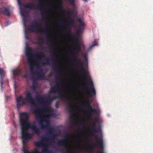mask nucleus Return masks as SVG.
Wrapping results in <instances>:
<instances>
[{
	"label": "nucleus",
	"instance_id": "nucleus-23",
	"mask_svg": "<svg viewBox=\"0 0 153 153\" xmlns=\"http://www.w3.org/2000/svg\"><path fill=\"white\" fill-rule=\"evenodd\" d=\"M13 72L14 75L19 76L20 74L21 70L19 69H17L13 70Z\"/></svg>",
	"mask_w": 153,
	"mask_h": 153
},
{
	"label": "nucleus",
	"instance_id": "nucleus-36",
	"mask_svg": "<svg viewBox=\"0 0 153 153\" xmlns=\"http://www.w3.org/2000/svg\"><path fill=\"white\" fill-rule=\"evenodd\" d=\"M66 13L69 16H71L72 15V13L70 10H68V11H66Z\"/></svg>",
	"mask_w": 153,
	"mask_h": 153
},
{
	"label": "nucleus",
	"instance_id": "nucleus-31",
	"mask_svg": "<svg viewBox=\"0 0 153 153\" xmlns=\"http://www.w3.org/2000/svg\"><path fill=\"white\" fill-rule=\"evenodd\" d=\"M72 5H74L75 0H67Z\"/></svg>",
	"mask_w": 153,
	"mask_h": 153
},
{
	"label": "nucleus",
	"instance_id": "nucleus-24",
	"mask_svg": "<svg viewBox=\"0 0 153 153\" xmlns=\"http://www.w3.org/2000/svg\"><path fill=\"white\" fill-rule=\"evenodd\" d=\"M72 41L74 44L77 45L78 44H79V40L77 38H76L75 37H73L71 38Z\"/></svg>",
	"mask_w": 153,
	"mask_h": 153
},
{
	"label": "nucleus",
	"instance_id": "nucleus-19",
	"mask_svg": "<svg viewBox=\"0 0 153 153\" xmlns=\"http://www.w3.org/2000/svg\"><path fill=\"white\" fill-rule=\"evenodd\" d=\"M75 48L74 50L72 51V53L73 55V52H75V54L77 55L79 53V52L81 51V48L79 44H78L77 45L75 46Z\"/></svg>",
	"mask_w": 153,
	"mask_h": 153
},
{
	"label": "nucleus",
	"instance_id": "nucleus-4",
	"mask_svg": "<svg viewBox=\"0 0 153 153\" xmlns=\"http://www.w3.org/2000/svg\"><path fill=\"white\" fill-rule=\"evenodd\" d=\"M42 21L44 23L45 25V27L43 29H42L39 27V25L36 24L29 25L28 26V30L31 32L36 33L40 32L44 34L47 37L49 36H50V34L48 30V27L46 19L45 18L43 17L42 18Z\"/></svg>",
	"mask_w": 153,
	"mask_h": 153
},
{
	"label": "nucleus",
	"instance_id": "nucleus-26",
	"mask_svg": "<svg viewBox=\"0 0 153 153\" xmlns=\"http://www.w3.org/2000/svg\"><path fill=\"white\" fill-rule=\"evenodd\" d=\"M84 105L86 108H88L90 106H91V102L88 100H87L85 103H84Z\"/></svg>",
	"mask_w": 153,
	"mask_h": 153
},
{
	"label": "nucleus",
	"instance_id": "nucleus-29",
	"mask_svg": "<svg viewBox=\"0 0 153 153\" xmlns=\"http://www.w3.org/2000/svg\"><path fill=\"white\" fill-rule=\"evenodd\" d=\"M40 97H42L41 96H40ZM42 97L44 98V99L43 100L45 101V98L44 97ZM53 98H52V97H49L48 100H47V101H45L46 102V103H47L48 102H51L53 101Z\"/></svg>",
	"mask_w": 153,
	"mask_h": 153
},
{
	"label": "nucleus",
	"instance_id": "nucleus-33",
	"mask_svg": "<svg viewBox=\"0 0 153 153\" xmlns=\"http://www.w3.org/2000/svg\"><path fill=\"white\" fill-rule=\"evenodd\" d=\"M31 88L34 91H36V85H34L33 83V84Z\"/></svg>",
	"mask_w": 153,
	"mask_h": 153
},
{
	"label": "nucleus",
	"instance_id": "nucleus-17",
	"mask_svg": "<svg viewBox=\"0 0 153 153\" xmlns=\"http://www.w3.org/2000/svg\"><path fill=\"white\" fill-rule=\"evenodd\" d=\"M5 76V72L4 69L2 68H0V77L1 79L0 82L1 86V90L3 88V79Z\"/></svg>",
	"mask_w": 153,
	"mask_h": 153
},
{
	"label": "nucleus",
	"instance_id": "nucleus-47",
	"mask_svg": "<svg viewBox=\"0 0 153 153\" xmlns=\"http://www.w3.org/2000/svg\"><path fill=\"white\" fill-rule=\"evenodd\" d=\"M18 1V3H19V4H20V1H19V0H17Z\"/></svg>",
	"mask_w": 153,
	"mask_h": 153
},
{
	"label": "nucleus",
	"instance_id": "nucleus-41",
	"mask_svg": "<svg viewBox=\"0 0 153 153\" xmlns=\"http://www.w3.org/2000/svg\"><path fill=\"white\" fill-rule=\"evenodd\" d=\"M21 14L23 16H25V14H24V13L23 12H21Z\"/></svg>",
	"mask_w": 153,
	"mask_h": 153
},
{
	"label": "nucleus",
	"instance_id": "nucleus-5",
	"mask_svg": "<svg viewBox=\"0 0 153 153\" xmlns=\"http://www.w3.org/2000/svg\"><path fill=\"white\" fill-rule=\"evenodd\" d=\"M35 57L34 59H42V58L45 59V61L42 62V64L44 65H51L53 67V71L58 72V74L60 75L62 74V71L60 67L58 65H55L54 62L51 64L50 63V61L46 57L44 53L42 51L40 53L35 54Z\"/></svg>",
	"mask_w": 153,
	"mask_h": 153
},
{
	"label": "nucleus",
	"instance_id": "nucleus-42",
	"mask_svg": "<svg viewBox=\"0 0 153 153\" xmlns=\"http://www.w3.org/2000/svg\"><path fill=\"white\" fill-rule=\"evenodd\" d=\"M52 49H56V48H55L53 45H52L51 47Z\"/></svg>",
	"mask_w": 153,
	"mask_h": 153
},
{
	"label": "nucleus",
	"instance_id": "nucleus-46",
	"mask_svg": "<svg viewBox=\"0 0 153 153\" xmlns=\"http://www.w3.org/2000/svg\"><path fill=\"white\" fill-rule=\"evenodd\" d=\"M70 118L71 119H73V116H70Z\"/></svg>",
	"mask_w": 153,
	"mask_h": 153
},
{
	"label": "nucleus",
	"instance_id": "nucleus-6",
	"mask_svg": "<svg viewBox=\"0 0 153 153\" xmlns=\"http://www.w3.org/2000/svg\"><path fill=\"white\" fill-rule=\"evenodd\" d=\"M80 68L81 69L80 73L82 75L83 77L85 78L86 80H89V83L88 84L90 86V88L89 89H87L86 91L88 93V97H92L93 95L96 94V91L93 82L91 79L89 78L90 76V75L89 74L86 75V74H87L88 71L84 68L83 66L82 67H80Z\"/></svg>",
	"mask_w": 153,
	"mask_h": 153
},
{
	"label": "nucleus",
	"instance_id": "nucleus-18",
	"mask_svg": "<svg viewBox=\"0 0 153 153\" xmlns=\"http://www.w3.org/2000/svg\"><path fill=\"white\" fill-rule=\"evenodd\" d=\"M0 13H2L8 16L10 15V11L9 9L7 7H2L1 8H0Z\"/></svg>",
	"mask_w": 153,
	"mask_h": 153
},
{
	"label": "nucleus",
	"instance_id": "nucleus-51",
	"mask_svg": "<svg viewBox=\"0 0 153 153\" xmlns=\"http://www.w3.org/2000/svg\"><path fill=\"white\" fill-rule=\"evenodd\" d=\"M24 24L25 25V22H24Z\"/></svg>",
	"mask_w": 153,
	"mask_h": 153
},
{
	"label": "nucleus",
	"instance_id": "nucleus-32",
	"mask_svg": "<svg viewBox=\"0 0 153 153\" xmlns=\"http://www.w3.org/2000/svg\"><path fill=\"white\" fill-rule=\"evenodd\" d=\"M83 30L81 28H79L77 30L76 33L77 35H79L80 34V33L82 32V31Z\"/></svg>",
	"mask_w": 153,
	"mask_h": 153
},
{
	"label": "nucleus",
	"instance_id": "nucleus-54",
	"mask_svg": "<svg viewBox=\"0 0 153 153\" xmlns=\"http://www.w3.org/2000/svg\"><path fill=\"white\" fill-rule=\"evenodd\" d=\"M41 14H42V11H41Z\"/></svg>",
	"mask_w": 153,
	"mask_h": 153
},
{
	"label": "nucleus",
	"instance_id": "nucleus-55",
	"mask_svg": "<svg viewBox=\"0 0 153 153\" xmlns=\"http://www.w3.org/2000/svg\"><path fill=\"white\" fill-rule=\"evenodd\" d=\"M69 18H70V19H71V17H69Z\"/></svg>",
	"mask_w": 153,
	"mask_h": 153
},
{
	"label": "nucleus",
	"instance_id": "nucleus-37",
	"mask_svg": "<svg viewBox=\"0 0 153 153\" xmlns=\"http://www.w3.org/2000/svg\"><path fill=\"white\" fill-rule=\"evenodd\" d=\"M42 126V128H48L49 126V125H47L46 126H44L42 125H41Z\"/></svg>",
	"mask_w": 153,
	"mask_h": 153
},
{
	"label": "nucleus",
	"instance_id": "nucleus-38",
	"mask_svg": "<svg viewBox=\"0 0 153 153\" xmlns=\"http://www.w3.org/2000/svg\"><path fill=\"white\" fill-rule=\"evenodd\" d=\"M68 32L67 33V34H68L71 33V29L70 27H68Z\"/></svg>",
	"mask_w": 153,
	"mask_h": 153
},
{
	"label": "nucleus",
	"instance_id": "nucleus-20",
	"mask_svg": "<svg viewBox=\"0 0 153 153\" xmlns=\"http://www.w3.org/2000/svg\"><path fill=\"white\" fill-rule=\"evenodd\" d=\"M77 21L80 24L79 26V28H81L83 30L85 27V24L83 20L80 18H78L77 19Z\"/></svg>",
	"mask_w": 153,
	"mask_h": 153
},
{
	"label": "nucleus",
	"instance_id": "nucleus-35",
	"mask_svg": "<svg viewBox=\"0 0 153 153\" xmlns=\"http://www.w3.org/2000/svg\"><path fill=\"white\" fill-rule=\"evenodd\" d=\"M99 122V119L98 118H96L94 120V123L96 124H97Z\"/></svg>",
	"mask_w": 153,
	"mask_h": 153
},
{
	"label": "nucleus",
	"instance_id": "nucleus-12",
	"mask_svg": "<svg viewBox=\"0 0 153 153\" xmlns=\"http://www.w3.org/2000/svg\"><path fill=\"white\" fill-rule=\"evenodd\" d=\"M59 80V78L58 77H55V82L56 84L53 87H51L50 89L51 93H55L58 92L59 93H61L60 90V83L56 82V81Z\"/></svg>",
	"mask_w": 153,
	"mask_h": 153
},
{
	"label": "nucleus",
	"instance_id": "nucleus-43",
	"mask_svg": "<svg viewBox=\"0 0 153 153\" xmlns=\"http://www.w3.org/2000/svg\"><path fill=\"white\" fill-rule=\"evenodd\" d=\"M53 100H54L56 99L57 97L56 96H54L52 97Z\"/></svg>",
	"mask_w": 153,
	"mask_h": 153
},
{
	"label": "nucleus",
	"instance_id": "nucleus-56",
	"mask_svg": "<svg viewBox=\"0 0 153 153\" xmlns=\"http://www.w3.org/2000/svg\"><path fill=\"white\" fill-rule=\"evenodd\" d=\"M68 91H70V90H68Z\"/></svg>",
	"mask_w": 153,
	"mask_h": 153
},
{
	"label": "nucleus",
	"instance_id": "nucleus-16",
	"mask_svg": "<svg viewBox=\"0 0 153 153\" xmlns=\"http://www.w3.org/2000/svg\"><path fill=\"white\" fill-rule=\"evenodd\" d=\"M73 58L75 61L77 65L80 67H82L83 66V63L81 59L78 58L76 55L75 54V52H74Z\"/></svg>",
	"mask_w": 153,
	"mask_h": 153
},
{
	"label": "nucleus",
	"instance_id": "nucleus-9",
	"mask_svg": "<svg viewBox=\"0 0 153 153\" xmlns=\"http://www.w3.org/2000/svg\"><path fill=\"white\" fill-rule=\"evenodd\" d=\"M59 97L62 100H65L67 102V104L66 106V107L67 109L69 111L70 113L71 114L74 113L73 111L71 110L72 108V105L71 102L69 101V98L66 95L61 94L59 95Z\"/></svg>",
	"mask_w": 153,
	"mask_h": 153
},
{
	"label": "nucleus",
	"instance_id": "nucleus-1",
	"mask_svg": "<svg viewBox=\"0 0 153 153\" xmlns=\"http://www.w3.org/2000/svg\"><path fill=\"white\" fill-rule=\"evenodd\" d=\"M20 123L22 129V143L25 145L28 140L32 138V135L29 133L28 129H31V131L39 136L41 133L40 129L35 125L34 123H30L29 121V115L27 112H22L20 114Z\"/></svg>",
	"mask_w": 153,
	"mask_h": 153
},
{
	"label": "nucleus",
	"instance_id": "nucleus-48",
	"mask_svg": "<svg viewBox=\"0 0 153 153\" xmlns=\"http://www.w3.org/2000/svg\"><path fill=\"white\" fill-rule=\"evenodd\" d=\"M55 61H56V62H57L58 61V59H55Z\"/></svg>",
	"mask_w": 153,
	"mask_h": 153
},
{
	"label": "nucleus",
	"instance_id": "nucleus-14",
	"mask_svg": "<svg viewBox=\"0 0 153 153\" xmlns=\"http://www.w3.org/2000/svg\"><path fill=\"white\" fill-rule=\"evenodd\" d=\"M35 73L38 75V79H45V74L42 69L39 68L38 70H36L35 71Z\"/></svg>",
	"mask_w": 153,
	"mask_h": 153
},
{
	"label": "nucleus",
	"instance_id": "nucleus-3",
	"mask_svg": "<svg viewBox=\"0 0 153 153\" xmlns=\"http://www.w3.org/2000/svg\"><path fill=\"white\" fill-rule=\"evenodd\" d=\"M25 97L23 98L22 95H20L16 98L17 108H19L27 103L33 104L35 102V98L33 96L30 90L27 91L25 93Z\"/></svg>",
	"mask_w": 153,
	"mask_h": 153
},
{
	"label": "nucleus",
	"instance_id": "nucleus-28",
	"mask_svg": "<svg viewBox=\"0 0 153 153\" xmlns=\"http://www.w3.org/2000/svg\"><path fill=\"white\" fill-rule=\"evenodd\" d=\"M24 153H30L28 150L27 149H24ZM32 153H39V152L37 150H36L34 152H33Z\"/></svg>",
	"mask_w": 153,
	"mask_h": 153
},
{
	"label": "nucleus",
	"instance_id": "nucleus-8",
	"mask_svg": "<svg viewBox=\"0 0 153 153\" xmlns=\"http://www.w3.org/2000/svg\"><path fill=\"white\" fill-rule=\"evenodd\" d=\"M92 135L94 136L96 142L95 144L94 145H91L90 146V147L91 149V152H92V150L94 147V146L99 147L100 149H103V141L102 139H100L97 135L94 134H92Z\"/></svg>",
	"mask_w": 153,
	"mask_h": 153
},
{
	"label": "nucleus",
	"instance_id": "nucleus-22",
	"mask_svg": "<svg viewBox=\"0 0 153 153\" xmlns=\"http://www.w3.org/2000/svg\"><path fill=\"white\" fill-rule=\"evenodd\" d=\"M42 152L43 153H49V151L48 149V145L46 144H43Z\"/></svg>",
	"mask_w": 153,
	"mask_h": 153
},
{
	"label": "nucleus",
	"instance_id": "nucleus-49",
	"mask_svg": "<svg viewBox=\"0 0 153 153\" xmlns=\"http://www.w3.org/2000/svg\"><path fill=\"white\" fill-rule=\"evenodd\" d=\"M98 153H104L103 151H102L100 153L99 152Z\"/></svg>",
	"mask_w": 153,
	"mask_h": 153
},
{
	"label": "nucleus",
	"instance_id": "nucleus-52",
	"mask_svg": "<svg viewBox=\"0 0 153 153\" xmlns=\"http://www.w3.org/2000/svg\"><path fill=\"white\" fill-rule=\"evenodd\" d=\"M88 84V83H85V84H86V85H87V84Z\"/></svg>",
	"mask_w": 153,
	"mask_h": 153
},
{
	"label": "nucleus",
	"instance_id": "nucleus-39",
	"mask_svg": "<svg viewBox=\"0 0 153 153\" xmlns=\"http://www.w3.org/2000/svg\"><path fill=\"white\" fill-rule=\"evenodd\" d=\"M82 54L83 55V56L85 58L86 60L87 61H88V59L87 58L86 55V54H84L83 53H82Z\"/></svg>",
	"mask_w": 153,
	"mask_h": 153
},
{
	"label": "nucleus",
	"instance_id": "nucleus-21",
	"mask_svg": "<svg viewBox=\"0 0 153 153\" xmlns=\"http://www.w3.org/2000/svg\"><path fill=\"white\" fill-rule=\"evenodd\" d=\"M96 125L97 124L94 123L92 125L90 130L93 133H98V129L96 128Z\"/></svg>",
	"mask_w": 153,
	"mask_h": 153
},
{
	"label": "nucleus",
	"instance_id": "nucleus-44",
	"mask_svg": "<svg viewBox=\"0 0 153 153\" xmlns=\"http://www.w3.org/2000/svg\"><path fill=\"white\" fill-rule=\"evenodd\" d=\"M41 49L42 50H44V47L43 46H42Z\"/></svg>",
	"mask_w": 153,
	"mask_h": 153
},
{
	"label": "nucleus",
	"instance_id": "nucleus-53",
	"mask_svg": "<svg viewBox=\"0 0 153 153\" xmlns=\"http://www.w3.org/2000/svg\"><path fill=\"white\" fill-rule=\"evenodd\" d=\"M83 0L84 1H87V0Z\"/></svg>",
	"mask_w": 153,
	"mask_h": 153
},
{
	"label": "nucleus",
	"instance_id": "nucleus-2",
	"mask_svg": "<svg viewBox=\"0 0 153 153\" xmlns=\"http://www.w3.org/2000/svg\"><path fill=\"white\" fill-rule=\"evenodd\" d=\"M36 99L37 102L41 104L43 107L40 108H35L34 110V113L36 117V120L40 123H42V122L41 120L42 110H44L45 112V116L47 118H50L53 115L51 113L53 110L51 108L47 107L46 102L43 100L44 98L43 97L37 96L36 97Z\"/></svg>",
	"mask_w": 153,
	"mask_h": 153
},
{
	"label": "nucleus",
	"instance_id": "nucleus-25",
	"mask_svg": "<svg viewBox=\"0 0 153 153\" xmlns=\"http://www.w3.org/2000/svg\"><path fill=\"white\" fill-rule=\"evenodd\" d=\"M66 23L70 25H75V23L73 19H71L70 20H67Z\"/></svg>",
	"mask_w": 153,
	"mask_h": 153
},
{
	"label": "nucleus",
	"instance_id": "nucleus-7",
	"mask_svg": "<svg viewBox=\"0 0 153 153\" xmlns=\"http://www.w3.org/2000/svg\"><path fill=\"white\" fill-rule=\"evenodd\" d=\"M54 130L53 128L51 127L49 128V134H50V137H48L45 136H43L41 138V140L39 142H35V145L38 147L40 146L41 145H42L43 141H46L48 140H54L55 139V134L53 132Z\"/></svg>",
	"mask_w": 153,
	"mask_h": 153
},
{
	"label": "nucleus",
	"instance_id": "nucleus-50",
	"mask_svg": "<svg viewBox=\"0 0 153 153\" xmlns=\"http://www.w3.org/2000/svg\"><path fill=\"white\" fill-rule=\"evenodd\" d=\"M36 20H34V21H33V22H36Z\"/></svg>",
	"mask_w": 153,
	"mask_h": 153
},
{
	"label": "nucleus",
	"instance_id": "nucleus-45",
	"mask_svg": "<svg viewBox=\"0 0 153 153\" xmlns=\"http://www.w3.org/2000/svg\"><path fill=\"white\" fill-rule=\"evenodd\" d=\"M57 22L58 23H61L62 22H61L60 21H57Z\"/></svg>",
	"mask_w": 153,
	"mask_h": 153
},
{
	"label": "nucleus",
	"instance_id": "nucleus-11",
	"mask_svg": "<svg viewBox=\"0 0 153 153\" xmlns=\"http://www.w3.org/2000/svg\"><path fill=\"white\" fill-rule=\"evenodd\" d=\"M86 110L88 115V119L90 121L92 120V116L94 114H98V111L97 110L93 108L91 106L86 108Z\"/></svg>",
	"mask_w": 153,
	"mask_h": 153
},
{
	"label": "nucleus",
	"instance_id": "nucleus-10",
	"mask_svg": "<svg viewBox=\"0 0 153 153\" xmlns=\"http://www.w3.org/2000/svg\"><path fill=\"white\" fill-rule=\"evenodd\" d=\"M24 7L25 8H28L30 9H36L38 10H42L43 8L42 1L40 0L39 1V3L37 6L33 4L29 3L24 5Z\"/></svg>",
	"mask_w": 153,
	"mask_h": 153
},
{
	"label": "nucleus",
	"instance_id": "nucleus-34",
	"mask_svg": "<svg viewBox=\"0 0 153 153\" xmlns=\"http://www.w3.org/2000/svg\"><path fill=\"white\" fill-rule=\"evenodd\" d=\"M37 44L39 45H42L43 44V42L41 39H40L39 41L37 43Z\"/></svg>",
	"mask_w": 153,
	"mask_h": 153
},
{
	"label": "nucleus",
	"instance_id": "nucleus-40",
	"mask_svg": "<svg viewBox=\"0 0 153 153\" xmlns=\"http://www.w3.org/2000/svg\"><path fill=\"white\" fill-rule=\"evenodd\" d=\"M59 106V103L58 102H56L55 104V106L56 108H58Z\"/></svg>",
	"mask_w": 153,
	"mask_h": 153
},
{
	"label": "nucleus",
	"instance_id": "nucleus-15",
	"mask_svg": "<svg viewBox=\"0 0 153 153\" xmlns=\"http://www.w3.org/2000/svg\"><path fill=\"white\" fill-rule=\"evenodd\" d=\"M67 141L66 139H63L61 140H59L57 143L59 145L64 146V149L66 151V153H70L68 149V147L66 144Z\"/></svg>",
	"mask_w": 153,
	"mask_h": 153
},
{
	"label": "nucleus",
	"instance_id": "nucleus-27",
	"mask_svg": "<svg viewBox=\"0 0 153 153\" xmlns=\"http://www.w3.org/2000/svg\"><path fill=\"white\" fill-rule=\"evenodd\" d=\"M97 45V40H95L93 42L92 45L91 46H90L89 48V50H91L93 46L96 45Z\"/></svg>",
	"mask_w": 153,
	"mask_h": 153
},
{
	"label": "nucleus",
	"instance_id": "nucleus-13",
	"mask_svg": "<svg viewBox=\"0 0 153 153\" xmlns=\"http://www.w3.org/2000/svg\"><path fill=\"white\" fill-rule=\"evenodd\" d=\"M33 50L32 48L29 47L26 50L25 53L28 59V62H30V59H34L35 57V54L33 53Z\"/></svg>",
	"mask_w": 153,
	"mask_h": 153
},
{
	"label": "nucleus",
	"instance_id": "nucleus-30",
	"mask_svg": "<svg viewBox=\"0 0 153 153\" xmlns=\"http://www.w3.org/2000/svg\"><path fill=\"white\" fill-rule=\"evenodd\" d=\"M58 6L61 8V13H63L64 11V10L63 9L62 4L60 3L59 4H58Z\"/></svg>",
	"mask_w": 153,
	"mask_h": 153
}]
</instances>
